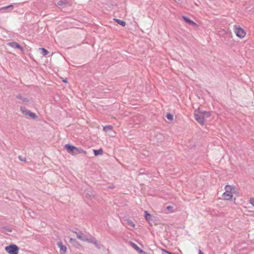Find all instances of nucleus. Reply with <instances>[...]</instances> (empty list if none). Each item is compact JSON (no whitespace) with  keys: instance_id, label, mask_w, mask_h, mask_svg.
Wrapping results in <instances>:
<instances>
[{"instance_id":"1","label":"nucleus","mask_w":254,"mask_h":254,"mask_svg":"<svg viewBox=\"0 0 254 254\" xmlns=\"http://www.w3.org/2000/svg\"><path fill=\"white\" fill-rule=\"evenodd\" d=\"M72 232L76 234V237L78 239L88 243L93 244L97 249H100L101 245L98 243V241L93 236L90 235H85L80 231L77 232L72 230Z\"/></svg>"},{"instance_id":"2","label":"nucleus","mask_w":254,"mask_h":254,"mask_svg":"<svg viewBox=\"0 0 254 254\" xmlns=\"http://www.w3.org/2000/svg\"><path fill=\"white\" fill-rule=\"evenodd\" d=\"M210 112L201 110L198 109V111H194V116L195 120L201 125L204 124L205 118H208L210 116Z\"/></svg>"},{"instance_id":"3","label":"nucleus","mask_w":254,"mask_h":254,"mask_svg":"<svg viewBox=\"0 0 254 254\" xmlns=\"http://www.w3.org/2000/svg\"><path fill=\"white\" fill-rule=\"evenodd\" d=\"M64 148L66 149V151L72 155H76L79 154L83 153L85 155L86 154V151L81 149V148H78L76 146L71 145L70 144H66L64 145Z\"/></svg>"},{"instance_id":"4","label":"nucleus","mask_w":254,"mask_h":254,"mask_svg":"<svg viewBox=\"0 0 254 254\" xmlns=\"http://www.w3.org/2000/svg\"><path fill=\"white\" fill-rule=\"evenodd\" d=\"M4 250L9 254H18L19 249L17 245L10 244L9 245L6 246Z\"/></svg>"},{"instance_id":"5","label":"nucleus","mask_w":254,"mask_h":254,"mask_svg":"<svg viewBox=\"0 0 254 254\" xmlns=\"http://www.w3.org/2000/svg\"><path fill=\"white\" fill-rule=\"evenodd\" d=\"M21 113L25 116H27L32 119H37L38 116L34 113L27 109L25 107H20V108Z\"/></svg>"},{"instance_id":"6","label":"nucleus","mask_w":254,"mask_h":254,"mask_svg":"<svg viewBox=\"0 0 254 254\" xmlns=\"http://www.w3.org/2000/svg\"><path fill=\"white\" fill-rule=\"evenodd\" d=\"M234 32L236 35L240 38H244L246 35V32L245 30L240 26L235 27Z\"/></svg>"},{"instance_id":"7","label":"nucleus","mask_w":254,"mask_h":254,"mask_svg":"<svg viewBox=\"0 0 254 254\" xmlns=\"http://www.w3.org/2000/svg\"><path fill=\"white\" fill-rule=\"evenodd\" d=\"M7 45L12 48L19 49L21 52L24 51L23 48L16 42H9L7 43Z\"/></svg>"},{"instance_id":"8","label":"nucleus","mask_w":254,"mask_h":254,"mask_svg":"<svg viewBox=\"0 0 254 254\" xmlns=\"http://www.w3.org/2000/svg\"><path fill=\"white\" fill-rule=\"evenodd\" d=\"M58 246L60 248V254H65L67 251L66 247L63 244L62 242H58Z\"/></svg>"},{"instance_id":"9","label":"nucleus","mask_w":254,"mask_h":254,"mask_svg":"<svg viewBox=\"0 0 254 254\" xmlns=\"http://www.w3.org/2000/svg\"><path fill=\"white\" fill-rule=\"evenodd\" d=\"M96 195V192L92 190H86L85 192V196L87 198L91 199Z\"/></svg>"},{"instance_id":"10","label":"nucleus","mask_w":254,"mask_h":254,"mask_svg":"<svg viewBox=\"0 0 254 254\" xmlns=\"http://www.w3.org/2000/svg\"><path fill=\"white\" fill-rule=\"evenodd\" d=\"M182 18L184 21L190 25L192 26H195L197 24L192 20H191L189 17L183 15Z\"/></svg>"},{"instance_id":"11","label":"nucleus","mask_w":254,"mask_h":254,"mask_svg":"<svg viewBox=\"0 0 254 254\" xmlns=\"http://www.w3.org/2000/svg\"><path fill=\"white\" fill-rule=\"evenodd\" d=\"M130 245L140 254H146V253L140 249L138 246L132 242H129Z\"/></svg>"},{"instance_id":"12","label":"nucleus","mask_w":254,"mask_h":254,"mask_svg":"<svg viewBox=\"0 0 254 254\" xmlns=\"http://www.w3.org/2000/svg\"><path fill=\"white\" fill-rule=\"evenodd\" d=\"M13 5L12 4L9 5L7 6L1 7L0 10L3 12H10L13 10Z\"/></svg>"},{"instance_id":"13","label":"nucleus","mask_w":254,"mask_h":254,"mask_svg":"<svg viewBox=\"0 0 254 254\" xmlns=\"http://www.w3.org/2000/svg\"><path fill=\"white\" fill-rule=\"evenodd\" d=\"M222 196L223 197V199L226 200H229L232 199V197L233 196L232 192H225L223 193Z\"/></svg>"},{"instance_id":"14","label":"nucleus","mask_w":254,"mask_h":254,"mask_svg":"<svg viewBox=\"0 0 254 254\" xmlns=\"http://www.w3.org/2000/svg\"><path fill=\"white\" fill-rule=\"evenodd\" d=\"M69 242L73 245V246H75L76 248H79L80 246L79 242L74 238H70L69 239Z\"/></svg>"},{"instance_id":"15","label":"nucleus","mask_w":254,"mask_h":254,"mask_svg":"<svg viewBox=\"0 0 254 254\" xmlns=\"http://www.w3.org/2000/svg\"><path fill=\"white\" fill-rule=\"evenodd\" d=\"M68 4L67 0H60L57 3V6H66Z\"/></svg>"},{"instance_id":"16","label":"nucleus","mask_w":254,"mask_h":254,"mask_svg":"<svg viewBox=\"0 0 254 254\" xmlns=\"http://www.w3.org/2000/svg\"><path fill=\"white\" fill-rule=\"evenodd\" d=\"M16 98L21 100L23 102H28L29 101L28 98L22 97L21 94L17 95Z\"/></svg>"},{"instance_id":"17","label":"nucleus","mask_w":254,"mask_h":254,"mask_svg":"<svg viewBox=\"0 0 254 254\" xmlns=\"http://www.w3.org/2000/svg\"><path fill=\"white\" fill-rule=\"evenodd\" d=\"M93 153L95 156H99L103 153V150L101 148L99 149H94Z\"/></svg>"},{"instance_id":"18","label":"nucleus","mask_w":254,"mask_h":254,"mask_svg":"<svg viewBox=\"0 0 254 254\" xmlns=\"http://www.w3.org/2000/svg\"><path fill=\"white\" fill-rule=\"evenodd\" d=\"M39 50L40 51L41 54L44 56H47L49 53V52L44 48H39Z\"/></svg>"},{"instance_id":"19","label":"nucleus","mask_w":254,"mask_h":254,"mask_svg":"<svg viewBox=\"0 0 254 254\" xmlns=\"http://www.w3.org/2000/svg\"><path fill=\"white\" fill-rule=\"evenodd\" d=\"M114 20L117 22L119 24H120V25L122 26L123 27H124L126 26V23L125 21H123V20H121L120 19H117V18H115L114 19Z\"/></svg>"},{"instance_id":"20","label":"nucleus","mask_w":254,"mask_h":254,"mask_svg":"<svg viewBox=\"0 0 254 254\" xmlns=\"http://www.w3.org/2000/svg\"><path fill=\"white\" fill-rule=\"evenodd\" d=\"M113 130V127L110 125H108L104 127L103 130L105 132H109Z\"/></svg>"},{"instance_id":"21","label":"nucleus","mask_w":254,"mask_h":254,"mask_svg":"<svg viewBox=\"0 0 254 254\" xmlns=\"http://www.w3.org/2000/svg\"><path fill=\"white\" fill-rule=\"evenodd\" d=\"M144 217H145V219L147 221H150V220H151V215L147 211H144Z\"/></svg>"},{"instance_id":"22","label":"nucleus","mask_w":254,"mask_h":254,"mask_svg":"<svg viewBox=\"0 0 254 254\" xmlns=\"http://www.w3.org/2000/svg\"><path fill=\"white\" fill-rule=\"evenodd\" d=\"M156 137H157V139H158V140L157 141V143L161 142L163 140V136L161 134H160V133L156 134Z\"/></svg>"},{"instance_id":"23","label":"nucleus","mask_w":254,"mask_h":254,"mask_svg":"<svg viewBox=\"0 0 254 254\" xmlns=\"http://www.w3.org/2000/svg\"><path fill=\"white\" fill-rule=\"evenodd\" d=\"M225 190L226 192L230 193L232 192V186L227 185L225 187Z\"/></svg>"},{"instance_id":"24","label":"nucleus","mask_w":254,"mask_h":254,"mask_svg":"<svg viewBox=\"0 0 254 254\" xmlns=\"http://www.w3.org/2000/svg\"><path fill=\"white\" fill-rule=\"evenodd\" d=\"M166 117L169 121H172L173 120V116L170 113H167L166 115Z\"/></svg>"},{"instance_id":"25","label":"nucleus","mask_w":254,"mask_h":254,"mask_svg":"<svg viewBox=\"0 0 254 254\" xmlns=\"http://www.w3.org/2000/svg\"><path fill=\"white\" fill-rule=\"evenodd\" d=\"M127 222L128 225H129L133 228L134 227L135 224L133 223V222L132 221V220L131 219H127Z\"/></svg>"},{"instance_id":"26","label":"nucleus","mask_w":254,"mask_h":254,"mask_svg":"<svg viewBox=\"0 0 254 254\" xmlns=\"http://www.w3.org/2000/svg\"><path fill=\"white\" fill-rule=\"evenodd\" d=\"M3 229L5 231L8 232H12V229L8 226H4L3 227Z\"/></svg>"},{"instance_id":"27","label":"nucleus","mask_w":254,"mask_h":254,"mask_svg":"<svg viewBox=\"0 0 254 254\" xmlns=\"http://www.w3.org/2000/svg\"><path fill=\"white\" fill-rule=\"evenodd\" d=\"M18 159L21 161H23V162H26V159L25 157H22V156L21 155H19L18 156Z\"/></svg>"},{"instance_id":"28","label":"nucleus","mask_w":254,"mask_h":254,"mask_svg":"<svg viewBox=\"0 0 254 254\" xmlns=\"http://www.w3.org/2000/svg\"><path fill=\"white\" fill-rule=\"evenodd\" d=\"M166 209L171 211V212H173V207L172 206H167L166 207Z\"/></svg>"},{"instance_id":"29","label":"nucleus","mask_w":254,"mask_h":254,"mask_svg":"<svg viewBox=\"0 0 254 254\" xmlns=\"http://www.w3.org/2000/svg\"><path fill=\"white\" fill-rule=\"evenodd\" d=\"M250 203L253 206H254V198H250Z\"/></svg>"},{"instance_id":"30","label":"nucleus","mask_w":254,"mask_h":254,"mask_svg":"<svg viewBox=\"0 0 254 254\" xmlns=\"http://www.w3.org/2000/svg\"><path fill=\"white\" fill-rule=\"evenodd\" d=\"M162 251H163V252H164V253H165L166 254H175L174 253H172L171 252H169L167 250H165V249H163Z\"/></svg>"},{"instance_id":"31","label":"nucleus","mask_w":254,"mask_h":254,"mask_svg":"<svg viewBox=\"0 0 254 254\" xmlns=\"http://www.w3.org/2000/svg\"><path fill=\"white\" fill-rule=\"evenodd\" d=\"M198 254H204V253L203 252H202L201 250H199Z\"/></svg>"},{"instance_id":"32","label":"nucleus","mask_w":254,"mask_h":254,"mask_svg":"<svg viewBox=\"0 0 254 254\" xmlns=\"http://www.w3.org/2000/svg\"><path fill=\"white\" fill-rule=\"evenodd\" d=\"M114 188V186L113 185L110 186L109 187V188H110V189H113Z\"/></svg>"},{"instance_id":"33","label":"nucleus","mask_w":254,"mask_h":254,"mask_svg":"<svg viewBox=\"0 0 254 254\" xmlns=\"http://www.w3.org/2000/svg\"><path fill=\"white\" fill-rule=\"evenodd\" d=\"M63 81L64 82H65V83H66V82H67V79H64Z\"/></svg>"}]
</instances>
